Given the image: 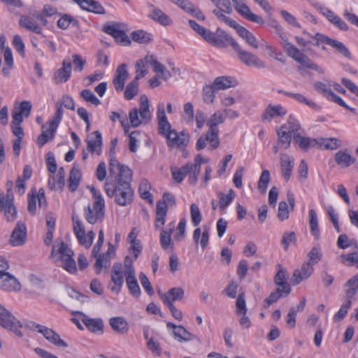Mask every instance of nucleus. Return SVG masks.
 Masks as SVG:
<instances>
[{"mask_svg": "<svg viewBox=\"0 0 358 358\" xmlns=\"http://www.w3.org/2000/svg\"><path fill=\"white\" fill-rule=\"evenodd\" d=\"M187 220L185 217L180 219L179 224L177 227V232L174 235V238L176 241H181L185 236V229H186Z\"/></svg>", "mask_w": 358, "mask_h": 358, "instance_id": "64", "label": "nucleus"}, {"mask_svg": "<svg viewBox=\"0 0 358 358\" xmlns=\"http://www.w3.org/2000/svg\"><path fill=\"white\" fill-rule=\"evenodd\" d=\"M218 195L220 199V208L222 210H224L232 202L235 196V192L233 189H229L228 194H224L220 192Z\"/></svg>", "mask_w": 358, "mask_h": 358, "instance_id": "57", "label": "nucleus"}, {"mask_svg": "<svg viewBox=\"0 0 358 358\" xmlns=\"http://www.w3.org/2000/svg\"><path fill=\"white\" fill-rule=\"evenodd\" d=\"M129 77L125 64H120L116 69L113 83L117 91H122L124 89V83Z\"/></svg>", "mask_w": 358, "mask_h": 358, "instance_id": "26", "label": "nucleus"}, {"mask_svg": "<svg viewBox=\"0 0 358 358\" xmlns=\"http://www.w3.org/2000/svg\"><path fill=\"white\" fill-rule=\"evenodd\" d=\"M72 65L69 59H64L62 68L57 69L53 76L56 84L66 83L71 76Z\"/></svg>", "mask_w": 358, "mask_h": 358, "instance_id": "18", "label": "nucleus"}, {"mask_svg": "<svg viewBox=\"0 0 358 358\" xmlns=\"http://www.w3.org/2000/svg\"><path fill=\"white\" fill-rule=\"evenodd\" d=\"M313 38L317 41L316 43L315 44L316 46H319L320 43H326L335 48L339 53L345 57L349 59L350 58V52L342 42L332 39L320 33H317Z\"/></svg>", "mask_w": 358, "mask_h": 358, "instance_id": "12", "label": "nucleus"}, {"mask_svg": "<svg viewBox=\"0 0 358 358\" xmlns=\"http://www.w3.org/2000/svg\"><path fill=\"white\" fill-rule=\"evenodd\" d=\"M110 176L104 185V190L109 197H115L117 204L126 206L134 200V191L131 187L132 171L111 158L109 164Z\"/></svg>", "mask_w": 358, "mask_h": 358, "instance_id": "1", "label": "nucleus"}, {"mask_svg": "<svg viewBox=\"0 0 358 358\" xmlns=\"http://www.w3.org/2000/svg\"><path fill=\"white\" fill-rule=\"evenodd\" d=\"M27 238V228L24 223L18 222L10 236V243L13 246L22 245Z\"/></svg>", "mask_w": 358, "mask_h": 358, "instance_id": "20", "label": "nucleus"}, {"mask_svg": "<svg viewBox=\"0 0 358 358\" xmlns=\"http://www.w3.org/2000/svg\"><path fill=\"white\" fill-rule=\"evenodd\" d=\"M125 278L126 283L130 293L134 296L138 297L141 294V289L136 278V273L127 275Z\"/></svg>", "mask_w": 358, "mask_h": 358, "instance_id": "46", "label": "nucleus"}, {"mask_svg": "<svg viewBox=\"0 0 358 358\" xmlns=\"http://www.w3.org/2000/svg\"><path fill=\"white\" fill-rule=\"evenodd\" d=\"M218 129L209 128L205 136H201L196 141V148L198 150L203 149L206 146V143H210L209 149L214 150L220 145V139L218 136Z\"/></svg>", "mask_w": 358, "mask_h": 358, "instance_id": "11", "label": "nucleus"}, {"mask_svg": "<svg viewBox=\"0 0 358 358\" xmlns=\"http://www.w3.org/2000/svg\"><path fill=\"white\" fill-rule=\"evenodd\" d=\"M80 96L85 101L89 102L93 105L99 106L101 104V101L95 96V94L90 90H83L80 92Z\"/></svg>", "mask_w": 358, "mask_h": 358, "instance_id": "58", "label": "nucleus"}, {"mask_svg": "<svg viewBox=\"0 0 358 358\" xmlns=\"http://www.w3.org/2000/svg\"><path fill=\"white\" fill-rule=\"evenodd\" d=\"M190 214L191 220L194 226H198L202 220V215L199 206L196 203L191 204Z\"/></svg>", "mask_w": 358, "mask_h": 358, "instance_id": "59", "label": "nucleus"}, {"mask_svg": "<svg viewBox=\"0 0 358 358\" xmlns=\"http://www.w3.org/2000/svg\"><path fill=\"white\" fill-rule=\"evenodd\" d=\"M322 257V253L319 246L313 247L307 254V261L306 262L313 267L317 264Z\"/></svg>", "mask_w": 358, "mask_h": 358, "instance_id": "48", "label": "nucleus"}, {"mask_svg": "<svg viewBox=\"0 0 358 358\" xmlns=\"http://www.w3.org/2000/svg\"><path fill=\"white\" fill-rule=\"evenodd\" d=\"M124 276L122 264L120 262L114 263L111 268V281L113 283L111 290L113 292H120L124 283Z\"/></svg>", "mask_w": 358, "mask_h": 358, "instance_id": "16", "label": "nucleus"}, {"mask_svg": "<svg viewBox=\"0 0 358 358\" xmlns=\"http://www.w3.org/2000/svg\"><path fill=\"white\" fill-rule=\"evenodd\" d=\"M82 173L80 169L76 166H73L70 171L69 178V188L70 191L74 192L78 187Z\"/></svg>", "mask_w": 358, "mask_h": 358, "instance_id": "45", "label": "nucleus"}, {"mask_svg": "<svg viewBox=\"0 0 358 358\" xmlns=\"http://www.w3.org/2000/svg\"><path fill=\"white\" fill-rule=\"evenodd\" d=\"M284 294L282 289L278 287L274 292H272L269 296L264 300V306L268 308L271 304L276 302Z\"/></svg>", "mask_w": 358, "mask_h": 358, "instance_id": "62", "label": "nucleus"}, {"mask_svg": "<svg viewBox=\"0 0 358 358\" xmlns=\"http://www.w3.org/2000/svg\"><path fill=\"white\" fill-rule=\"evenodd\" d=\"M281 127H285V130L289 131V133L293 136L294 138L295 135H300V131L301 127L299 122L292 117H289L287 124L282 125Z\"/></svg>", "mask_w": 358, "mask_h": 358, "instance_id": "50", "label": "nucleus"}, {"mask_svg": "<svg viewBox=\"0 0 358 358\" xmlns=\"http://www.w3.org/2000/svg\"><path fill=\"white\" fill-rule=\"evenodd\" d=\"M217 90L212 85H206L203 88L202 96L203 101L207 104L213 103L215 97V91Z\"/></svg>", "mask_w": 358, "mask_h": 358, "instance_id": "52", "label": "nucleus"}, {"mask_svg": "<svg viewBox=\"0 0 358 358\" xmlns=\"http://www.w3.org/2000/svg\"><path fill=\"white\" fill-rule=\"evenodd\" d=\"M336 164L346 168L355 163V159L346 150H339L335 155Z\"/></svg>", "mask_w": 358, "mask_h": 358, "instance_id": "36", "label": "nucleus"}, {"mask_svg": "<svg viewBox=\"0 0 358 358\" xmlns=\"http://www.w3.org/2000/svg\"><path fill=\"white\" fill-rule=\"evenodd\" d=\"M102 137L99 131H95L91 134L87 141L88 150L92 152H96L99 155L101 152Z\"/></svg>", "mask_w": 358, "mask_h": 358, "instance_id": "32", "label": "nucleus"}, {"mask_svg": "<svg viewBox=\"0 0 358 358\" xmlns=\"http://www.w3.org/2000/svg\"><path fill=\"white\" fill-rule=\"evenodd\" d=\"M347 300H350L358 291V274L348 280L345 285Z\"/></svg>", "mask_w": 358, "mask_h": 358, "instance_id": "44", "label": "nucleus"}, {"mask_svg": "<svg viewBox=\"0 0 358 358\" xmlns=\"http://www.w3.org/2000/svg\"><path fill=\"white\" fill-rule=\"evenodd\" d=\"M99 199V201H94L92 206L89 205L85 209V217L90 224H95L103 218L105 203H101Z\"/></svg>", "mask_w": 358, "mask_h": 358, "instance_id": "10", "label": "nucleus"}, {"mask_svg": "<svg viewBox=\"0 0 358 358\" xmlns=\"http://www.w3.org/2000/svg\"><path fill=\"white\" fill-rule=\"evenodd\" d=\"M81 321L87 329L94 333L102 334L103 333V322L101 318H90L84 313H81Z\"/></svg>", "mask_w": 358, "mask_h": 358, "instance_id": "21", "label": "nucleus"}, {"mask_svg": "<svg viewBox=\"0 0 358 358\" xmlns=\"http://www.w3.org/2000/svg\"><path fill=\"white\" fill-rule=\"evenodd\" d=\"M180 171L182 173V174L185 176V177L187 175H189V182L192 185L196 184L197 180H198V175L199 173L197 172L194 171L193 166L191 163H187L185 165L182 166L181 168L179 169Z\"/></svg>", "mask_w": 358, "mask_h": 358, "instance_id": "51", "label": "nucleus"}, {"mask_svg": "<svg viewBox=\"0 0 358 358\" xmlns=\"http://www.w3.org/2000/svg\"><path fill=\"white\" fill-rule=\"evenodd\" d=\"M294 142L304 151H307L318 144V138H311L300 135H295Z\"/></svg>", "mask_w": 358, "mask_h": 358, "instance_id": "37", "label": "nucleus"}, {"mask_svg": "<svg viewBox=\"0 0 358 358\" xmlns=\"http://www.w3.org/2000/svg\"><path fill=\"white\" fill-rule=\"evenodd\" d=\"M149 17L163 26H168L172 23L171 19L161 9L157 8L152 10Z\"/></svg>", "mask_w": 358, "mask_h": 358, "instance_id": "41", "label": "nucleus"}, {"mask_svg": "<svg viewBox=\"0 0 358 358\" xmlns=\"http://www.w3.org/2000/svg\"><path fill=\"white\" fill-rule=\"evenodd\" d=\"M287 113V109L282 105L269 103L262 115V120L265 122H271L275 118L284 117Z\"/></svg>", "mask_w": 358, "mask_h": 358, "instance_id": "15", "label": "nucleus"}, {"mask_svg": "<svg viewBox=\"0 0 358 358\" xmlns=\"http://www.w3.org/2000/svg\"><path fill=\"white\" fill-rule=\"evenodd\" d=\"M234 4L235 10L244 18L262 25L264 24V20L259 15L253 13L250 7L243 2V0H231Z\"/></svg>", "mask_w": 358, "mask_h": 358, "instance_id": "13", "label": "nucleus"}, {"mask_svg": "<svg viewBox=\"0 0 358 358\" xmlns=\"http://www.w3.org/2000/svg\"><path fill=\"white\" fill-rule=\"evenodd\" d=\"M57 127L52 128V124L49 123L48 129L45 125L41 127V134L38 137L37 143L40 148L43 147L48 141L54 139Z\"/></svg>", "mask_w": 358, "mask_h": 358, "instance_id": "34", "label": "nucleus"}, {"mask_svg": "<svg viewBox=\"0 0 358 358\" xmlns=\"http://www.w3.org/2000/svg\"><path fill=\"white\" fill-rule=\"evenodd\" d=\"M130 123L133 127L141 124H148L152 119L149 99L146 95H141L139 108H134L129 113Z\"/></svg>", "mask_w": 358, "mask_h": 358, "instance_id": "3", "label": "nucleus"}, {"mask_svg": "<svg viewBox=\"0 0 358 358\" xmlns=\"http://www.w3.org/2000/svg\"><path fill=\"white\" fill-rule=\"evenodd\" d=\"M71 24L78 27V21L69 15H64L57 21V26L62 29H66Z\"/></svg>", "mask_w": 358, "mask_h": 358, "instance_id": "55", "label": "nucleus"}, {"mask_svg": "<svg viewBox=\"0 0 358 358\" xmlns=\"http://www.w3.org/2000/svg\"><path fill=\"white\" fill-rule=\"evenodd\" d=\"M166 138V144L170 149L178 148L182 150L185 148L189 143V135L185 131L178 133L176 130L169 132Z\"/></svg>", "mask_w": 358, "mask_h": 358, "instance_id": "8", "label": "nucleus"}, {"mask_svg": "<svg viewBox=\"0 0 358 358\" xmlns=\"http://www.w3.org/2000/svg\"><path fill=\"white\" fill-rule=\"evenodd\" d=\"M236 30L238 34L243 39H244L248 45H250L251 47L255 49H257L259 48V45L257 41L256 37L252 32H250L249 30L240 25L236 28Z\"/></svg>", "mask_w": 358, "mask_h": 358, "instance_id": "38", "label": "nucleus"}, {"mask_svg": "<svg viewBox=\"0 0 358 358\" xmlns=\"http://www.w3.org/2000/svg\"><path fill=\"white\" fill-rule=\"evenodd\" d=\"M278 266L279 270L274 277V282L278 287L282 289L285 295L287 296L290 293L291 287L287 282L285 271L280 264Z\"/></svg>", "mask_w": 358, "mask_h": 358, "instance_id": "35", "label": "nucleus"}, {"mask_svg": "<svg viewBox=\"0 0 358 358\" xmlns=\"http://www.w3.org/2000/svg\"><path fill=\"white\" fill-rule=\"evenodd\" d=\"M352 301L350 300H346V301L341 306L339 310L334 316V320L335 322H339L344 319L346 316L348 310L351 307Z\"/></svg>", "mask_w": 358, "mask_h": 358, "instance_id": "61", "label": "nucleus"}, {"mask_svg": "<svg viewBox=\"0 0 358 358\" xmlns=\"http://www.w3.org/2000/svg\"><path fill=\"white\" fill-rule=\"evenodd\" d=\"M314 271V268L307 264L306 262H303L301 265V268L296 269L294 271L292 282L293 285H299L301 282L304 280L308 279L311 276Z\"/></svg>", "mask_w": 358, "mask_h": 358, "instance_id": "22", "label": "nucleus"}, {"mask_svg": "<svg viewBox=\"0 0 358 358\" xmlns=\"http://www.w3.org/2000/svg\"><path fill=\"white\" fill-rule=\"evenodd\" d=\"M0 287L6 291H18L20 289V284L6 271H0Z\"/></svg>", "mask_w": 358, "mask_h": 358, "instance_id": "17", "label": "nucleus"}, {"mask_svg": "<svg viewBox=\"0 0 358 358\" xmlns=\"http://www.w3.org/2000/svg\"><path fill=\"white\" fill-rule=\"evenodd\" d=\"M175 228L173 224L172 228L162 229L159 236V241L162 248L165 251L173 252L174 250V243L171 238V234Z\"/></svg>", "mask_w": 358, "mask_h": 358, "instance_id": "29", "label": "nucleus"}, {"mask_svg": "<svg viewBox=\"0 0 358 358\" xmlns=\"http://www.w3.org/2000/svg\"><path fill=\"white\" fill-rule=\"evenodd\" d=\"M271 180L270 173L268 170H264L258 181V189L262 194L265 193Z\"/></svg>", "mask_w": 358, "mask_h": 358, "instance_id": "53", "label": "nucleus"}, {"mask_svg": "<svg viewBox=\"0 0 358 358\" xmlns=\"http://www.w3.org/2000/svg\"><path fill=\"white\" fill-rule=\"evenodd\" d=\"M20 26L25 29L32 31L34 33L40 34L42 32V28L35 19L27 15H22L20 17Z\"/></svg>", "mask_w": 358, "mask_h": 358, "instance_id": "33", "label": "nucleus"}, {"mask_svg": "<svg viewBox=\"0 0 358 358\" xmlns=\"http://www.w3.org/2000/svg\"><path fill=\"white\" fill-rule=\"evenodd\" d=\"M309 225L311 234L316 240L320 239V232L317 220V213L314 209L309 210Z\"/></svg>", "mask_w": 358, "mask_h": 358, "instance_id": "43", "label": "nucleus"}, {"mask_svg": "<svg viewBox=\"0 0 358 358\" xmlns=\"http://www.w3.org/2000/svg\"><path fill=\"white\" fill-rule=\"evenodd\" d=\"M237 82L228 76H220L214 80L213 86L217 90H226L227 88L235 87Z\"/></svg>", "mask_w": 358, "mask_h": 358, "instance_id": "40", "label": "nucleus"}, {"mask_svg": "<svg viewBox=\"0 0 358 358\" xmlns=\"http://www.w3.org/2000/svg\"><path fill=\"white\" fill-rule=\"evenodd\" d=\"M234 43L238 44L234 39L227 34L224 30L217 28L215 33V38L213 43L214 46L220 48H224L230 45L234 48Z\"/></svg>", "mask_w": 358, "mask_h": 358, "instance_id": "24", "label": "nucleus"}, {"mask_svg": "<svg viewBox=\"0 0 358 358\" xmlns=\"http://www.w3.org/2000/svg\"><path fill=\"white\" fill-rule=\"evenodd\" d=\"M29 327L31 330L36 331L39 334H42L48 342L57 347L64 348L69 347L68 343L62 339L59 335L53 329L35 322H31Z\"/></svg>", "mask_w": 358, "mask_h": 358, "instance_id": "5", "label": "nucleus"}, {"mask_svg": "<svg viewBox=\"0 0 358 358\" xmlns=\"http://www.w3.org/2000/svg\"><path fill=\"white\" fill-rule=\"evenodd\" d=\"M213 13L222 22L225 23L226 24L229 25L231 27L234 28L236 29V28L239 26L236 23V22L232 19H231L229 17L227 16L226 15L223 14L220 10H213Z\"/></svg>", "mask_w": 358, "mask_h": 358, "instance_id": "60", "label": "nucleus"}, {"mask_svg": "<svg viewBox=\"0 0 358 358\" xmlns=\"http://www.w3.org/2000/svg\"><path fill=\"white\" fill-rule=\"evenodd\" d=\"M286 52L289 57L299 63L303 67L315 70L320 74H323L324 73V71L322 67L313 62L307 55L303 54L294 45L287 50Z\"/></svg>", "mask_w": 358, "mask_h": 358, "instance_id": "7", "label": "nucleus"}, {"mask_svg": "<svg viewBox=\"0 0 358 358\" xmlns=\"http://www.w3.org/2000/svg\"><path fill=\"white\" fill-rule=\"evenodd\" d=\"M13 182L9 180L6 183L7 194L0 193V212L3 213L4 216L8 221L15 218L17 210L13 204Z\"/></svg>", "mask_w": 358, "mask_h": 358, "instance_id": "4", "label": "nucleus"}, {"mask_svg": "<svg viewBox=\"0 0 358 358\" xmlns=\"http://www.w3.org/2000/svg\"><path fill=\"white\" fill-rule=\"evenodd\" d=\"M0 325L5 329L13 331L19 337L23 334L20 330L21 322L8 310L0 304Z\"/></svg>", "mask_w": 358, "mask_h": 358, "instance_id": "6", "label": "nucleus"}, {"mask_svg": "<svg viewBox=\"0 0 358 358\" xmlns=\"http://www.w3.org/2000/svg\"><path fill=\"white\" fill-rule=\"evenodd\" d=\"M138 92V80L134 79L131 81L126 87L124 91V97L127 100L132 99Z\"/></svg>", "mask_w": 358, "mask_h": 358, "instance_id": "54", "label": "nucleus"}, {"mask_svg": "<svg viewBox=\"0 0 358 358\" xmlns=\"http://www.w3.org/2000/svg\"><path fill=\"white\" fill-rule=\"evenodd\" d=\"M183 120L187 122L190 123L193 122L194 120V107L192 103L187 102L185 103L183 106V114H182Z\"/></svg>", "mask_w": 358, "mask_h": 358, "instance_id": "63", "label": "nucleus"}, {"mask_svg": "<svg viewBox=\"0 0 358 358\" xmlns=\"http://www.w3.org/2000/svg\"><path fill=\"white\" fill-rule=\"evenodd\" d=\"M157 119L158 124V133L161 136L166 137L169 132L171 133L174 129H172L171 124L168 121L165 113V107L164 103H159L157 106Z\"/></svg>", "mask_w": 358, "mask_h": 358, "instance_id": "14", "label": "nucleus"}, {"mask_svg": "<svg viewBox=\"0 0 358 358\" xmlns=\"http://www.w3.org/2000/svg\"><path fill=\"white\" fill-rule=\"evenodd\" d=\"M166 327L168 329H173V334L175 339L180 342H187L192 340L196 337L190 332H189L184 327L179 325L177 326L172 322H167Z\"/></svg>", "mask_w": 358, "mask_h": 358, "instance_id": "25", "label": "nucleus"}, {"mask_svg": "<svg viewBox=\"0 0 358 358\" xmlns=\"http://www.w3.org/2000/svg\"><path fill=\"white\" fill-rule=\"evenodd\" d=\"M185 291L182 287H173L165 294H161L160 297L166 305L173 304L175 301L183 299Z\"/></svg>", "mask_w": 358, "mask_h": 358, "instance_id": "28", "label": "nucleus"}, {"mask_svg": "<svg viewBox=\"0 0 358 358\" xmlns=\"http://www.w3.org/2000/svg\"><path fill=\"white\" fill-rule=\"evenodd\" d=\"M65 185V171L61 167L56 175H50L48 180V186L52 190H61Z\"/></svg>", "mask_w": 358, "mask_h": 358, "instance_id": "31", "label": "nucleus"}, {"mask_svg": "<svg viewBox=\"0 0 358 358\" xmlns=\"http://www.w3.org/2000/svg\"><path fill=\"white\" fill-rule=\"evenodd\" d=\"M103 31L112 36L115 40L124 45H128L131 41L126 33L118 28L117 25H106L103 27Z\"/></svg>", "mask_w": 358, "mask_h": 358, "instance_id": "23", "label": "nucleus"}, {"mask_svg": "<svg viewBox=\"0 0 358 358\" xmlns=\"http://www.w3.org/2000/svg\"><path fill=\"white\" fill-rule=\"evenodd\" d=\"M280 164L282 176L287 181L291 178L292 174L294 159L293 157L286 153H282L280 155Z\"/></svg>", "mask_w": 358, "mask_h": 358, "instance_id": "19", "label": "nucleus"}, {"mask_svg": "<svg viewBox=\"0 0 358 358\" xmlns=\"http://www.w3.org/2000/svg\"><path fill=\"white\" fill-rule=\"evenodd\" d=\"M317 145L325 150H336L341 147V142L336 138H320Z\"/></svg>", "mask_w": 358, "mask_h": 358, "instance_id": "42", "label": "nucleus"}, {"mask_svg": "<svg viewBox=\"0 0 358 358\" xmlns=\"http://www.w3.org/2000/svg\"><path fill=\"white\" fill-rule=\"evenodd\" d=\"M285 129V127H280L276 130V132L278 137V145L285 149H288L291 145L293 136Z\"/></svg>", "mask_w": 358, "mask_h": 358, "instance_id": "39", "label": "nucleus"}, {"mask_svg": "<svg viewBox=\"0 0 358 358\" xmlns=\"http://www.w3.org/2000/svg\"><path fill=\"white\" fill-rule=\"evenodd\" d=\"M85 10L96 14H104L106 10L101 4L95 0H71Z\"/></svg>", "mask_w": 358, "mask_h": 358, "instance_id": "27", "label": "nucleus"}, {"mask_svg": "<svg viewBox=\"0 0 358 358\" xmlns=\"http://www.w3.org/2000/svg\"><path fill=\"white\" fill-rule=\"evenodd\" d=\"M73 255V250L64 242L54 245L51 252V257L54 262L55 263L61 262V266L70 273H76L77 271Z\"/></svg>", "mask_w": 358, "mask_h": 358, "instance_id": "2", "label": "nucleus"}, {"mask_svg": "<svg viewBox=\"0 0 358 358\" xmlns=\"http://www.w3.org/2000/svg\"><path fill=\"white\" fill-rule=\"evenodd\" d=\"M131 38L135 42L143 44H147L152 41V35L143 30L133 31Z\"/></svg>", "mask_w": 358, "mask_h": 358, "instance_id": "49", "label": "nucleus"}, {"mask_svg": "<svg viewBox=\"0 0 358 358\" xmlns=\"http://www.w3.org/2000/svg\"><path fill=\"white\" fill-rule=\"evenodd\" d=\"M234 50L238 55L240 61L248 66H255L258 69L265 67V64L255 55L250 52L245 51L241 48L239 44L234 43Z\"/></svg>", "mask_w": 358, "mask_h": 358, "instance_id": "9", "label": "nucleus"}, {"mask_svg": "<svg viewBox=\"0 0 358 358\" xmlns=\"http://www.w3.org/2000/svg\"><path fill=\"white\" fill-rule=\"evenodd\" d=\"M108 322L112 329L118 334L125 335L129 332V324L122 317H113Z\"/></svg>", "mask_w": 358, "mask_h": 358, "instance_id": "30", "label": "nucleus"}, {"mask_svg": "<svg viewBox=\"0 0 358 358\" xmlns=\"http://www.w3.org/2000/svg\"><path fill=\"white\" fill-rule=\"evenodd\" d=\"M73 232L76 236V238L78 240V242L81 240L83 235H85V227L80 220L73 215Z\"/></svg>", "mask_w": 358, "mask_h": 358, "instance_id": "56", "label": "nucleus"}, {"mask_svg": "<svg viewBox=\"0 0 358 358\" xmlns=\"http://www.w3.org/2000/svg\"><path fill=\"white\" fill-rule=\"evenodd\" d=\"M225 121L224 113L221 110L215 112L206 122V125L210 129H217V125Z\"/></svg>", "mask_w": 358, "mask_h": 358, "instance_id": "47", "label": "nucleus"}]
</instances>
